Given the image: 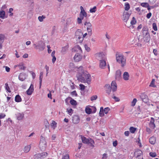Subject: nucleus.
Here are the masks:
<instances>
[{"instance_id":"obj_1","label":"nucleus","mask_w":159,"mask_h":159,"mask_svg":"<svg viewBox=\"0 0 159 159\" xmlns=\"http://www.w3.org/2000/svg\"><path fill=\"white\" fill-rule=\"evenodd\" d=\"M76 77L77 80L82 83H87L89 84L91 81V77L87 72H84L81 75L77 74Z\"/></svg>"},{"instance_id":"obj_2","label":"nucleus","mask_w":159,"mask_h":159,"mask_svg":"<svg viewBox=\"0 0 159 159\" xmlns=\"http://www.w3.org/2000/svg\"><path fill=\"white\" fill-rule=\"evenodd\" d=\"M80 11L79 14V17H78L77 19V22L78 24L82 23V20H83L84 21L87 19L88 20V17L86 12L84 9L83 7L81 6L80 7Z\"/></svg>"},{"instance_id":"obj_3","label":"nucleus","mask_w":159,"mask_h":159,"mask_svg":"<svg viewBox=\"0 0 159 159\" xmlns=\"http://www.w3.org/2000/svg\"><path fill=\"white\" fill-rule=\"evenodd\" d=\"M142 31L143 35V42L147 43L149 42L150 39V36L148 32L147 27L146 26L143 27Z\"/></svg>"},{"instance_id":"obj_4","label":"nucleus","mask_w":159,"mask_h":159,"mask_svg":"<svg viewBox=\"0 0 159 159\" xmlns=\"http://www.w3.org/2000/svg\"><path fill=\"white\" fill-rule=\"evenodd\" d=\"M116 60L117 61L121 64V66L123 67L126 63V59L123 55L121 54H116Z\"/></svg>"},{"instance_id":"obj_5","label":"nucleus","mask_w":159,"mask_h":159,"mask_svg":"<svg viewBox=\"0 0 159 159\" xmlns=\"http://www.w3.org/2000/svg\"><path fill=\"white\" fill-rule=\"evenodd\" d=\"M81 138L83 143L89 144L90 146L93 147H94V146L93 144L94 143V142L93 140L90 138L87 139L86 138L82 136H81Z\"/></svg>"},{"instance_id":"obj_6","label":"nucleus","mask_w":159,"mask_h":159,"mask_svg":"<svg viewBox=\"0 0 159 159\" xmlns=\"http://www.w3.org/2000/svg\"><path fill=\"white\" fill-rule=\"evenodd\" d=\"M47 146V143L44 138L42 137L39 143V147L42 150H44Z\"/></svg>"},{"instance_id":"obj_7","label":"nucleus","mask_w":159,"mask_h":159,"mask_svg":"<svg viewBox=\"0 0 159 159\" xmlns=\"http://www.w3.org/2000/svg\"><path fill=\"white\" fill-rule=\"evenodd\" d=\"M131 14V13H129L127 11L124 12L122 16V20L126 23H127V21L129 19Z\"/></svg>"},{"instance_id":"obj_8","label":"nucleus","mask_w":159,"mask_h":159,"mask_svg":"<svg viewBox=\"0 0 159 159\" xmlns=\"http://www.w3.org/2000/svg\"><path fill=\"white\" fill-rule=\"evenodd\" d=\"M155 119L153 117H151L150 122L149 124V126L152 129H154L156 127V125L154 124Z\"/></svg>"},{"instance_id":"obj_9","label":"nucleus","mask_w":159,"mask_h":159,"mask_svg":"<svg viewBox=\"0 0 159 159\" xmlns=\"http://www.w3.org/2000/svg\"><path fill=\"white\" fill-rule=\"evenodd\" d=\"M140 97L142 100L145 103H147L148 102V96L144 93H142Z\"/></svg>"},{"instance_id":"obj_10","label":"nucleus","mask_w":159,"mask_h":159,"mask_svg":"<svg viewBox=\"0 0 159 159\" xmlns=\"http://www.w3.org/2000/svg\"><path fill=\"white\" fill-rule=\"evenodd\" d=\"M106 66V63L105 60H100L99 63L100 68L102 69H104Z\"/></svg>"},{"instance_id":"obj_11","label":"nucleus","mask_w":159,"mask_h":159,"mask_svg":"<svg viewBox=\"0 0 159 159\" xmlns=\"http://www.w3.org/2000/svg\"><path fill=\"white\" fill-rule=\"evenodd\" d=\"M34 90V85L33 84H31L29 89L26 91V93L28 95H31L32 93Z\"/></svg>"},{"instance_id":"obj_12","label":"nucleus","mask_w":159,"mask_h":159,"mask_svg":"<svg viewBox=\"0 0 159 159\" xmlns=\"http://www.w3.org/2000/svg\"><path fill=\"white\" fill-rule=\"evenodd\" d=\"M121 72L120 70H117L115 74L116 79L119 80L121 78Z\"/></svg>"},{"instance_id":"obj_13","label":"nucleus","mask_w":159,"mask_h":159,"mask_svg":"<svg viewBox=\"0 0 159 159\" xmlns=\"http://www.w3.org/2000/svg\"><path fill=\"white\" fill-rule=\"evenodd\" d=\"M105 88L106 93L109 95L111 91V87L109 84H107L105 85Z\"/></svg>"},{"instance_id":"obj_14","label":"nucleus","mask_w":159,"mask_h":159,"mask_svg":"<svg viewBox=\"0 0 159 159\" xmlns=\"http://www.w3.org/2000/svg\"><path fill=\"white\" fill-rule=\"evenodd\" d=\"M111 89L113 92L116 90L117 87L116 82L115 81H112L111 83Z\"/></svg>"},{"instance_id":"obj_15","label":"nucleus","mask_w":159,"mask_h":159,"mask_svg":"<svg viewBox=\"0 0 159 159\" xmlns=\"http://www.w3.org/2000/svg\"><path fill=\"white\" fill-rule=\"evenodd\" d=\"M82 56L79 53H76L74 57V59L76 61H79L82 59Z\"/></svg>"},{"instance_id":"obj_16","label":"nucleus","mask_w":159,"mask_h":159,"mask_svg":"<svg viewBox=\"0 0 159 159\" xmlns=\"http://www.w3.org/2000/svg\"><path fill=\"white\" fill-rule=\"evenodd\" d=\"M73 122L75 124H78L80 121V119L78 116L75 115L73 117Z\"/></svg>"},{"instance_id":"obj_17","label":"nucleus","mask_w":159,"mask_h":159,"mask_svg":"<svg viewBox=\"0 0 159 159\" xmlns=\"http://www.w3.org/2000/svg\"><path fill=\"white\" fill-rule=\"evenodd\" d=\"M97 56L98 57V59L100 60H105L106 58L105 55L103 53H100L96 54Z\"/></svg>"},{"instance_id":"obj_18","label":"nucleus","mask_w":159,"mask_h":159,"mask_svg":"<svg viewBox=\"0 0 159 159\" xmlns=\"http://www.w3.org/2000/svg\"><path fill=\"white\" fill-rule=\"evenodd\" d=\"M72 50L73 51L74 50L75 51L78 52L80 53H82V52L81 48L78 45L75 46L74 48L72 49Z\"/></svg>"},{"instance_id":"obj_19","label":"nucleus","mask_w":159,"mask_h":159,"mask_svg":"<svg viewBox=\"0 0 159 159\" xmlns=\"http://www.w3.org/2000/svg\"><path fill=\"white\" fill-rule=\"evenodd\" d=\"M38 45L39 46H38V48L40 51L43 50L45 48V46L44 43L42 42H40L38 43Z\"/></svg>"},{"instance_id":"obj_20","label":"nucleus","mask_w":159,"mask_h":159,"mask_svg":"<svg viewBox=\"0 0 159 159\" xmlns=\"http://www.w3.org/2000/svg\"><path fill=\"white\" fill-rule=\"evenodd\" d=\"M84 25L86 26L87 28H91L92 26L91 24L89 22V19L88 20L86 19L85 20V21H84Z\"/></svg>"},{"instance_id":"obj_21","label":"nucleus","mask_w":159,"mask_h":159,"mask_svg":"<svg viewBox=\"0 0 159 159\" xmlns=\"http://www.w3.org/2000/svg\"><path fill=\"white\" fill-rule=\"evenodd\" d=\"M17 119L18 120H21L24 117V114L19 113H17L16 114Z\"/></svg>"},{"instance_id":"obj_22","label":"nucleus","mask_w":159,"mask_h":159,"mask_svg":"<svg viewBox=\"0 0 159 159\" xmlns=\"http://www.w3.org/2000/svg\"><path fill=\"white\" fill-rule=\"evenodd\" d=\"M26 78L25 74L23 73H20L19 76V79L21 81H23Z\"/></svg>"},{"instance_id":"obj_23","label":"nucleus","mask_w":159,"mask_h":159,"mask_svg":"<svg viewBox=\"0 0 159 159\" xmlns=\"http://www.w3.org/2000/svg\"><path fill=\"white\" fill-rule=\"evenodd\" d=\"M31 148V145H27L25 146L24 148L23 151L25 153L28 152L30 150Z\"/></svg>"},{"instance_id":"obj_24","label":"nucleus","mask_w":159,"mask_h":159,"mask_svg":"<svg viewBox=\"0 0 159 159\" xmlns=\"http://www.w3.org/2000/svg\"><path fill=\"white\" fill-rule=\"evenodd\" d=\"M129 75L128 72H125L123 75V78L125 80H127L129 79Z\"/></svg>"},{"instance_id":"obj_25","label":"nucleus","mask_w":159,"mask_h":159,"mask_svg":"<svg viewBox=\"0 0 159 159\" xmlns=\"http://www.w3.org/2000/svg\"><path fill=\"white\" fill-rule=\"evenodd\" d=\"M68 47L67 46L63 47L61 51V52L63 54H65L68 49Z\"/></svg>"},{"instance_id":"obj_26","label":"nucleus","mask_w":159,"mask_h":159,"mask_svg":"<svg viewBox=\"0 0 159 159\" xmlns=\"http://www.w3.org/2000/svg\"><path fill=\"white\" fill-rule=\"evenodd\" d=\"M83 33L81 31V30L80 29L78 30L75 32V36H82Z\"/></svg>"},{"instance_id":"obj_27","label":"nucleus","mask_w":159,"mask_h":159,"mask_svg":"<svg viewBox=\"0 0 159 159\" xmlns=\"http://www.w3.org/2000/svg\"><path fill=\"white\" fill-rule=\"evenodd\" d=\"M156 140V139L155 137H152L149 139V142L151 144H154L155 143Z\"/></svg>"},{"instance_id":"obj_28","label":"nucleus","mask_w":159,"mask_h":159,"mask_svg":"<svg viewBox=\"0 0 159 159\" xmlns=\"http://www.w3.org/2000/svg\"><path fill=\"white\" fill-rule=\"evenodd\" d=\"M15 101L17 102H20L21 101V98L19 95H16L15 97Z\"/></svg>"},{"instance_id":"obj_29","label":"nucleus","mask_w":159,"mask_h":159,"mask_svg":"<svg viewBox=\"0 0 159 159\" xmlns=\"http://www.w3.org/2000/svg\"><path fill=\"white\" fill-rule=\"evenodd\" d=\"M130 8L129 4L128 2H126L125 3V11H128Z\"/></svg>"},{"instance_id":"obj_30","label":"nucleus","mask_w":159,"mask_h":159,"mask_svg":"<svg viewBox=\"0 0 159 159\" xmlns=\"http://www.w3.org/2000/svg\"><path fill=\"white\" fill-rule=\"evenodd\" d=\"M78 73L77 74H81L84 72V70L83 69V67L80 66L78 68Z\"/></svg>"},{"instance_id":"obj_31","label":"nucleus","mask_w":159,"mask_h":159,"mask_svg":"<svg viewBox=\"0 0 159 159\" xmlns=\"http://www.w3.org/2000/svg\"><path fill=\"white\" fill-rule=\"evenodd\" d=\"M57 123L54 120H52L51 124V126L53 129H55L57 127Z\"/></svg>"},{"instance_id":"obj_32","label":"nucleus","mask_w":159,"mask_h":159,"mask_svg":"<svg viewBox=\"0 0 159 159\" xmlns=\"http://www.w3.org/2000/svg\"><path fill=\"white\" fill-rule=\"evenodd\" d=\"M72 18L70 17L67 19L66 20V25H70L72 23Z\"/></svg>"},{"instance_id":"obj_33","label":"nucleus","mask_w":159,"mask_h":159,"mask_svg":"<svg viewBox=\"0 0 159 159\" xmlns=\"http://www.w3.org/2000/svg\"><path fill=\"white\" fill-rule=\"evenodd\" d=\"M43 72H41L40 73V75L39 76V84L40 86L41 87L42 84V80L43 78Z\"/></svg>"},{"instance_id":"obj_34","label":"nucleus","mask_w":159,"mask_h":159,"mask_svg":"<svg viewBox=\"0 0 159 159\" xmlns=\"http://www.w3.org/2000/svg\"><path fill=\"white\" fill-rule=\"evenodd\" d=\"M5 13L3 11H0V17L2 19L5 18Z\"/></svg>"},{"instance_id":"obj_35","label":"nucleus","mask_w":159,"mask_h":159,"mask_svg":"<svg viewBox=\"0 0 159 159\" xmlns=\"http://www.w3.org/2000/svg\"><path fill=\"white\" fill-rule=\"evenodd\" d=\"M103 108L102 107L100 108V111L99 112V115L101 116H104Z\"/></svg>"},{"instance_id":"obj_36","label":"nucleus","mask_w":159,"mask_h":159,"mask_svg":"<svg viewBox=\"0 0 159 159\" xmlns=\"http://www.w3.org/2000/svg\"><path fill=\"white\" fill-rule=\"evenodd\" d=\"M70 98L71 99L70 101V103L72 105H77L76 101L71 98Z\"/></svg>"},{"instance_id":"obj_37","label":"nucleus","mask_w":159,"mask_h":159,"mask_svg":"<svg viewBox=\"0 0 159 159\" xmlns=\"http://www.w3.org/2000/svg\"><path fill=\"white\" fill-rule=\"evenodd\" d=\"M34 159H42L41 155L40 153H37L34 156Z\"/></svg>"},{"instance_id":"obj_38","label":"nucleus","mask_w":159,"mask_h":159,"mask_svg":"<svg viewBox=\"0 0 159 159\" xmlns=\"http://www.w3.org/2000/svg\"><path fill=\"white\" fill-rule=\"evenodd\" d=\"M136 130V128L133 127H130L129 128L130 132L132 133H134Z\"/></svg>"},{"instance_id":"obj_39","label":"nucleus","mask_w":159,"mask_h":159,"mask_svg":"<svg viewBox=\"0 0 159 159\" xmlns=\"http://www.w3.org/2000/svg\"><path fill=\"white\" fill-rule=\"evenodd\" d=\"M40 154L41 155L42 159H43L45 158L47 156L48 154L46 152H43L40 153Z\"/></svg>"},{"instance_id":"obj_40","label":"nucleus","mask_w":159,"mask_h":159,"mask_svg":"<svg viewBox=\"0 0 159 159\" xmlns=\"http://www.w3.org/2000/svg\"><path fill=\"white\" fill-rule=\"evenodd\" d=\"M87 31L88 33V34L89 36H91L92 34V29L91 28H87Z\"/></svg>"},{"instance_id":"obj_41","label":"nucleus","mask_w":159,"mask_h":159,"mask_svg":"<svg viewBox=\"0 0 159 159\" xmlns=\"http://www.w3.org/2000/svg\"><path fill=\"white\" fill-rule=\"evenodd\" d=\"M96 7L94 6L93 8H90L89 11L91 13H94L96 11Z\"/></svg>"},{"instance_id":"obj_42","label":"nucleus","mask_w":159,"mask_h":159,"mask_svg":"<svg viewBox=\"0 0 159 159\" xmlns=\"http://www.w3.org/2000/svg\"><path fill=\"white\" fill-rule=\"evenodd\" d=\"M85 112L88 114H90L92 112V109L89 108H86L85 109Z\"/></svg>"},{"instance_id":"obj_43","label":"nucleus","mask_w":159,"mask_h":159,"mask_svg":"<svg viewBox=\"0 0 159 159\" xmlns=\"http://www.w3.org/2000/svg\"><path fill=\"white\" fill-rule=\"evenodd\" d=\"M136 20L134 18V17H133L132 18V19L130 22V24L131 25H134L136 24Z\"/></svg>"},{"instance_id":"obj_44","label":"nucleus","mask_w":159,"mask_h":159,"mask_svg":"<svg viewBox=\"0 0 159 159\" xmlns=\"http://www.w3.org/2000/svg\"><path fill=\"white\" fill-rule=\"evenodd\" d=\"M5 89H6L8 91V92H11V91L10 90L9 87L8 86V84L6 83L5 84Z\"/></svg>"},{"instance_id":"obj_45","label":"nucleus","mask_w":159,"mask_h":159,"mask_svg":"<svg viewBox=\"0 0 159 159\" xmlns=\"http://www.w3.org/2000/svg\"><path fill=\"white\" fill-rule=\"evenodd\" d=\"M141 6L145 7H147L149 6V4L148 3L143 2L141 3Z\"/></svg>"},{"instance_id":"obj_46","label":"nucleus","mask_w":159,"mask_h":159,"mask_svg":"<svg viewBox=\"0 0 159 159\" xmlns=\"http://www.w3.org/2000/svg\"><path fill=\"white\" fill-rule=\"evenodd\" d=\"M4 37V35L0 34V43H2L3 41Z\"/></svg>"},{"instance_id":"obj_47","label":"nucleus","mask_w":159,"mask_h":159,"mask_svg":"<svg viewBox=\"0 0 159 159\" xmlns=\"http://www.w3.org/2000/svg\"><path fill=\"white\" fill-rule=\"evenodd\" d=\"M137 99L136 98L134 99L131 102V106L132 107L134 106L135 105Z\"/></svg>"},{"instance_id":"obj_48","label":"nucleus","mask_w":159,"mask_h":159,"mask_svg":"<svg viewBox=\"0 0 159 159\" xmlns=\"http://www.w3.org/2000/svg\"><path fill=\"white\" fill-rule=\"evenodd\" d=\"M76 39H78L80 40L79 42L81 43L82 42L83 40V38L82 37V36H78L75 37Z\"/></svg>"},{"instance_id":"obj_49","label":"nucleus","mask_w":159,"mask_h":159,"mask_svg":"<svg viewBox=\"0 0 159 159\" xmlns=\"http://www.w3.org/2000/svg\"><path fill=\"white\" fill-rule=\"evenodd\" d=\"M98 98V96L96 95L92 96L90 98V100L91 101L96 100Z\"/></svg>"},{"instance_id":"obj_50","label":"nucleus","mask_w":159,"mask_h":159,"mask_svg":"<svg viewBox=\"0 0 159 159\" xmlns=\"http://www.w3.org/2000/svg\"><path fill=\"white\" fill-rule=\"evenodd\" d=\"M110 109L109 107H106L103 109L104 112L106 114H107L108 113L109 111H110Z\"/></svg>"},{"instance_id":"obj_51","label":"nucleus","mask_w":159,"mask_h":159,"mask_svg":"<svg viewBox=\"0 0 159 159\" xmlns=\"http://www.w3.org/2000/svg\"><path fill=\"white\" fill-rule=\"evenodd\" d=\"M155 79H152V81L150 83V84L149 85V86L151 87H154L155 86L154 84V82H155Z\"/></svg>"},{"instance_id":"obj_52","label":"nucleus","mask_w":159,"mask_h":159,"mask_svg":"<svg viewBox=\"0 0 159 159\" xmlns=\"http://www.w3.org/2000/svg\"><path fill=\"white\" fill-rule=\"evenodd\" d=\"M150 156L153 157H155L157 156V155L155 152H150L149 153Z\"/></svg>"},{"instance_id":"obj_53","label":"nucleus","mask_w":159,"mask_h":159,"mask_svg":"<svg viewBox=\"0 0 159 159\" xmlns=\"http://www.w3.org/2000/svg\"><path fill=\"white\" fill-rule=\"evenodd\" d=\"M152 26H153V29L154 30L157 31V27L156 24L155 23H153Z\"/></svg>"},{"instance_id":"obj_54","label":"nucleus","mask_w":159,"mask_h":159,"mask_svg":"<svg viewBox=\"0 0 159 159\" xmlns=\"http://www.w3.org/2000/svg\"><path fill=\"white\" fill-rule=\"evenodd\" d=\"M79 86L80 87V90L82 91L84 90L85 88V86L82 84H80Z\"/></svg>"},{"instance_id":"obj_55","label":"nucleus","mask_w":159,"mask_h":159,"mask_svg":"<svg viewBox=\"0 0 159 159\" xmlns=\"http://www.w3.org/2000/svg\"><path fill=\"white\" fill-rule=\"evenodd\" d=\"M62 159H69V155L68 154H66L63 156Z\"/></svg>"},{"instance_id":"obj_56","label":"nucleus","mask_w":159,"mask_h":159,"mask_svg":"<svg viewBox=\"0 0 159 159\" xmlns=\"http://www.w3.org/2000/svg\"><path fill=\"white\" fill-rule=\"evenodd\" d=\"M84 47L85 48V49L88 52H89L90 50V48L88 47L87 45L85 44L84 45Z\"/></svg>"},{"instance_id":"obj_57","label":"nucleus","mask_w":159,"mask_h":159,"mask_svg":"<svg viewBox=\"0 0 159 159\" xmlns=\"http://www.w3.org/2000/svg\"><path fill=\"white\" fill-rule=\"evenodd\" d=\"M45 18V17L43 16H39L38 17V19L40 22H42V21H43V19Z\"/></svg>"},{"instance_id":"obj_58","label":"nucleus","mask_w":159,"mask_h":159,"mask_svg":"<svg viewBox=\"0 0 159 159\" xmlns=\"http://www.w3.org/2000/svg\"><path fill=\"white\" fill-rule=\"evenodd\" d=\"M20 69L25 70L26 67L23 65H19L18 66Z\"/></svg>"},{"instance_id":"obj_59","label":"nucleus","mask_w":159,"mask_h":159,"mask_svg":"<svg viewBox=\"0 0 159 159\" xmlns=\"http://www.w3.org/2000/svg\"><path fill=\"white\" fill-rule=\"evenodd\" d=\"M112 97L113 99H115L116 102H119L120 101V99L117 97L113 96Z\"/></svg>"},{"instance_id":"obj_60","label":"nucleus","mask_w":159,"mask_h":159,"mask_svg":"<svg viewBox=\"0 0 159 159\" xmlns=\"http://www.w3.org/2000/svg\"><path fill=\"white\" fill-rule=\"evenodd\" d=\"M45 124L46 128H48L49 127V125L47 120H46V121H45Z\"/></svg>"},{"instance_id":"obj_61","label":"nucleus","mask_w":159,"mask_h":159,"mask_svg":"<svg viewBox=\"0 0 159 159\" xmlns=\"http://www.w3.org/2000/svg\"><path fill=\"white\" fill-rule=\"evenodd\" d=\"M3 67L4 68L5 67V70H6V71H7V72H9L10 71V68L8 67L7 66H3Z\"/></svg>"},{"instance_id":"obj_62","label":"nucleus","mask_w":159,"mask_h":159,"mask_svg":"<svg viewBox=\"0 0 159 159\" xmlns=\"http://www.w3.org/2000/svg\"><path fill=\"white\" fill-rule=\"evenodd\" d=\"M146 131L149 133H150L152 132L151 130L150 129V128L148 127H146Z\"/></svg>"},{"instance_id":"obj_63","label":"nucleus","mask_w":159,"mask_h":159,"mask_svg":"<svg viewBox=\"0 0 159 159\" xmlns=\"http://www.w3.org/2000/svg\"><path fill=\"white\" fill-rule=\"evenodd\" d=\"M6 116V115L2 113L0 114V119L4 118Z\"/></svg>"},{"instance_id":"obj_64","label":"nucleus","mask_w":159,"mask_h":159,"mask_svg":"<svg viewBox=\"0 0 159 159\" xmlns=\"http://www.w3.org/2000/svg\"><path fill=\"white\" fill-rule=\"evenodd\" d=\"M107 157V154H106V153H104L103 155V157L102 158V159H106Z\"/></svg>"}]
</instances>
